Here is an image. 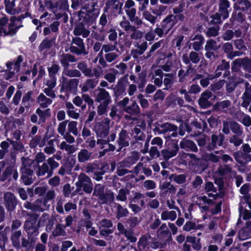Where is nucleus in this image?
<instances>
[{"instance_id":"f257e3e1","label":"nucleus","mask_w":251,"mask_h":251,"mask_svg":"<svg viewBox=\"0 0 251 251\" xmlns=\"http://www.w3.org/2000/svg\"><path fill=\"white\" fill-rule=\"evenodd\" d=\"M196 199V202L202 212L210 210L213 214H217L221 210L222 201L214 204L212 201L205 196L197 197Z\"/></svg>"},{"instance_id":"f03ea898","label":"nucleus","mask_w":251,"mask_h":251,"mask_svg":"<svg viewBox=\"0 0 251 251\" xmlns=\"http://www.w3.org/2000/svg\"><path fill=\"white\" fill-rule=\"evenodd\" d=\"M76 186L77 189L82 188L87 193H91L93 190V184L90 178L84 173H81L79 175Z\"/></svg>"},{"instance_id":"7ed1b4c3","label":"nucleus","mask_w":251,"mask_h":251,"mask_svg":"<svg viewBox=\"0 0 251 251\" xmlns=\"http://www.w3.org/2000/svg\"><path fill=\"white\" fill-rule=\"evenodd\" d=\"M110 120L104 118L102 122L97 123L95 126V131L98 136L105 138L109 130Z\"/></svg>"},{"instance_id":"20e7f679","label":"nucleus","mask_w":251,"mask_h":251,"mask_svg":"<svg viewBox=\"0 0 251 251\" xmlns=\"http://www.w3.org/2000/svg\"><path fill=\"white\" fill-rule=\"evenodd\" d=\"M230 6V3L228 0H219L218 3V12L221 14L223 20L227 19L231 9L229 8Z\"/></svg>"},{"instance_id":"39448f33","label":"nucleus","mask_w":251,"mask_h":251,"mask_svg":"<svg viewBox=\"0 0 251 251\" xmlns=\"http://www.w3.org/2000/svg\"><path fill=\"white\" fill-rule=\"evenodd\" d=\"M25 228L29 236H36L39 234L35 220H27L25 224Z\"/></svg>"},{"instance_id":"423d86ee","label":"nucleus","mask_w":251,"mask_h":251,"mask_svg":"<svg viewBox=\"0 0 251 251\" xmlns=\"http://www.w3.org/2000/svg\"><path fill=\"white\" fill-rule=\"evenodd\" d=\"M176 22V16L169 15L163 20L162 27L164 29L165 34H167L175 25Z\"/></svg>"},{"instance_id":"0eeeda50","label":"nucleus","mask_w":251,"mask_h":251,"mask_svg":"<svg viewBox=\"0 0 251 251\" xmlns=\"http://www.w3.org/2000/svg\"><path fill=\"white\" fill-rule=\"evenodd\" d=\"M243 102L241 106L247 108L251 102V85L246 82L245 84V91L242 96Z\"/></svg>"},{"instance_id":"6e6552de","label":"nucleus","mask_w":251,"mask_h":251,"mask_svg":"<svg viewBox=\"0 0 251 251\" xmlns=\"http://www.w3.org/2000/svg\"><path fill=\"white\" fill-rule=\"evenodd\" d=\"M22 173V179L24 183L26 185H29L32 182V180L30 177L32 174V171L28 168L25 166V162H23V166L21 168Z\"/></svg>"},{"instance_id":"1a4fd4ad","label":"nucleus","mask_w":251,"mask_h":251,"mask_svg":"<svg viewBox=\"0 0 251 251\" xmlns=\"http://www.w3.org/2000/svg\"><path fill=\"white\" fill-rule=\"evenodd\" d=\"M178 150V147L176 144H173L171 149H164L161 151L163 157L166 160L176 156Z\"/></svg>"},{"instance_id":"9d476101","label":"nucleus","mask_w":251,"mask_h":251,"mask_svg":"<svg viewBox=\"0 0 251 251\" xmlns=\"http://www.w3.org/2000/svg\"><path fill=\"white\" fill-rule=\"evenodd\" d=\"M212 93L209 91H205L201 95V98L199 100V104L202 108H206L211 104V102L209 99L211 97Z\"/></svg>"},{"instance_id":"9b49d317","label":"nucleus","mask_w":251,"mask_h":251,"mask_svg":"<svg viewBox=\"0 0 251 251\" xmlns=\"http://www.w3.org/2000/svg\"><path fill=\"white\" fill-rule=\"evenodd\" d=\"M4 198L5 205L8 210H13L16 204V201L14 195L10 192L5 193Z\"/></svg>"},{"instance_id":"f8f14e48","label":"nucleus","mask_w":251,"mask_h":251,"mask_svg":"<svg viewBox=\"0 0 251 251\" xmlns=\"http://www.w3.org/2000/svg\"><path fill=\"white\" fill-rule=\"evenodd\" d=\"M99 91L96 98L97 101L109 104L111 101V98L108 92L103 89H100Z\"/></svg>"},{"instance_id":"ddd939ff","label":"nucleus","mask_w":251,"mask_h":251,"mask_svg":"<svg viewBox=\"0 0 251 251\" xmlns=\"http://www.w3.org/2000/svg\"><path fill=\"white\" fill-rule=\"evenodd\" d=\"M251 7V3L248 0H237L233 5L234 9L241 10L243 11H248Z\"/></svg>"},{"instance_id":"4468645a","label":"nucleus","mask_w":251,"mask_h":251,"mask_svg":"<svg viewBox=\"0 0 251 251\" xmlns=\"http://www.w3.org/2000/svg\"><path fill=\"white\" fill-rule=\"evenodd\" d=\"M224 139L225 137L223 135H220L218 136L212 135L211 144L208 146V149L211 150L217 146H222Z\"/></svg>"},{"instance_id":"2eb2a0df","label":"nucleus","mask_w":251,"mask_h":251,"mask_svg":"<svg viewBox=\"0 0 251 251\" xmlns=\"http://www.w3.org/2000/svg\"><path fill=\"white\" fill-rule=\"evenodd\" d=\"M223 48L224 51L228 54V58L232 59L234 56L240 55V53L238 51H232L233 47L232 44L229 43H225L223 45Z\"/></svg>"},{"instance_id":"dca6fc26","label":"nucleus","mask_w":251,"mask_h":251,"mask_svg":"<svg viewBox=\"0 0 251 251\" xmlns=\"http://www.w3.org/2000/svg\"><path fill=\"white\" fill-rule=\"evenodd\" d=\"M92 155V152L86 149H82L78 153L77 158L79 162L83 163L88 161Z\"/></svg>"},{"instance_id":"f3484780","label":"nucleus","mask_w":251,"mask_h":251,"mask_svg":"<svg viewBox=\"0 0 251 251\" xmlns=\"http://www.w3.org/2000/svg\"><path fill=\"white\" fill-rule=\"evenodd\" d=\"M90 33V31L82 25H77L75 28L74 30V34L75 36L82 35L83 38L88 37Z\"/></svg>"},{"instance_id":"a211bd4d","label":"nucleus","mask_w":251,"mask_h":251,"mask_svg":"<svg viewBox=\"0 0 251 251\" xmlns=\"http://www.w3.org/2000/svg\"><path fill=\"white\" fill-rule=\"evenodd\" d=\"M98 80L97 78L92 79H89L83 84L81 87V90L83 92H87L90 89L94 88L98 84Z\"/></svg>"},{"instance_id":"6ab92c4d","label":"nucleus","mask_w":251,"mask_h":251,"mask_svg":"<svg viewBox=\"0 0 251 251\" xmlns=\"http://www.w3.org/2000/svg\"><path fill=\"white\" fill-rule=\"evenodd\" d=\"M180 146L181 148L189 149L193 151H197V147L195 143L189 140H182L180 143Z\"/></svg>"},{"instance_id":"aec40b11","label":"nucleus","mask_w":251,"mask_h":251,"mask_svg":"<svg viewBox=\"0 0 251 251\" xmlns=\"http://www.w3.org/2000/svg\"><path fill=\"white\" fill-rule=\"evenodd\" d=\"M231 105L230 101L225 100L217 102L214 105V108L216 110L226 112V109L228 108Z\"/></svg>"},{"instance_id":"412c9836","label":"nucleus","mask_w":251,"mask_h":251,"mask_svg":"<svg viewBox=\"0 0 251 251\" xmlns=\"http://www.w3.org/2000/svg\"><path fill=\"white\" fill-rule=\"evenodd\" d=\"M38 103L43 108H46L52 103V100L47 98L43 94H40L37 98Z\"/></svg>"},{"instance_id":"4be33fe9","label":"nucleus","mask_w":251,"mask_h":251,"mask_svg":"<svg viewBox=\"0 0 251 251\" xmlns=\"http://www.w3.org/2000/svg\"><path fill=\"white\" fill-rule=\"evenodd\" d=\"M118 144L121 147V148L128 146V136L126 131L122 130L120 132L118 140Z\"/></svg>"},{"instance_id":"5701e85b","label":"nucleus","mask_w":251,"mask_h":251,"mask_svg":"<svg viewBox=\"0 0 251 251\" xmlns=\"http://www.w3.org/2000/svg\"><path fill=\"white\" fill-rule=\"evenodd\" d=\"M16 0H5V9L7 13L11 14H14L17 12H19L15 8V1Z\"/></svg>"},{"instance_id":"b1692460","label":"nucleus","mask_w":251,"mask_h":251,"mask_svg":"<svg viewBox=\"0 0 251 251\" xmlns=\"http://www.w3.org/2000/svg\"><path fill=\"white\" fill-rule=\"evenodd\" d=\"M114 199V194L111 191H106L100 200L102 203H111Z\"/></svg>"},{"instance_id":"393cba45","label":"nucleus","mask_w":251,"mask_h":251,"mask_svg":"<svg viewBox=\"0 0 251 251\" xmlns=\"http://www.w3.org/2000/svg\"><path fill=\"white\" fill-rule=\"evenodd\" d=\"M177 217L176 213L175 211H164L161 215V218L162 220L174 221Z\"/></svg>"},{"instance_id":"a878e982","label":"nucleus","mask_w":251,"mask_h":251,"mask_svg":"<svg viewBox=\"0 0 251 251\" xmlns=\"http://www.w3.org/2000/svg\"><path fill=\"white\" fill-rule=\"evenodd\" d=\"M36 113L39 117V123H43L45 122L47 117L50 115V110L47 109L45 110H42L40 108H37L36 110Z\"/></svg>"},{"instance_id":"bb28decb","label":"nucleus","mask_w":251,"mask_h":251,"mask_svg":"<svg viewBox=\"0 0 251 251\" xmlns=\"http://www.w3.org/2000/svg\"><path fill=\"white\" fill-rule=\"evenodd\" d=\"M124 110L131 114H136L139 113L140 108L137 103L134 101L131 105L126 107Z\"/></svg>"},{"instance_id":"cd10ccee","label":"nucleus","mask_w":251,"mask_h":251,"mask_svg":"<svg viewBox=\"0 0 251 251\" xmlns=\"http://www.w3.org/2000/svg\"><path fill=\"white\" fill-rule=\"evenodd\" d=\"M205 189L209 197H214L217 195L216 188L214 186L213 183L211 182H208L206 183Z\"/></svg>"},{"instance_id":"c85d7f7f","label":"nucleus","mask_w":251,"mask_h":251,"mask_svg":"<svg viewBox=\"0 0 251 251\" xmlns=\"http://www.w3.org/2000/svg\"><path fill=\"white\" fill-rule=\"evenodd\" d=\"M192 40H197L193 44V48L196 50H198L203 44V37L199 34L195 35Z\"/></svg>"},{"instance_id":"c756f323","label":"nucleus","mask_w":251,"mask_h":251,"mask_svg":"<svg viewBox=\"0 0 251 251\" xmlns=\"http://www.w3.org/2000/svg\"><path fill=\"white\" fill-rule=\"evenodd\" d=\"M21 235V231H17L12 233L11 240L13 245L17 248L20 247V237Z\"/></svg>"},{"instance_id":"7c9ffc66","label":"nucleus","mask_w":251,"mask_h":251,"mask_svg":"<svg viewBox=\"0 0 251 251\" xmlns=\"http://www.w3.org/2000/svg\"><path fill=\"white\" fill-rule=\"evenodd\" d=\"M165 78L164 79V84L165 88L164 89L168 90L172 86L173 83L174 75L173 74H167L165 75Z\"/></svg>"},{"instance_id":"2f4dec72","label":"nucleus","mask_w":251,"mask_h":251,"mask_svg":"<svg viewBox=\"0 0 251 251\" xmlns=\"http://www.w3.org/2000/svg\"><path fill=\"white\" fill-rule=\"evenodd\" d=\"M48 176H50L52 174V171H49V168L47 163H44L42 165L39 167L37 175L38 176H43L46 173H48Z\"/></svg>"},{"instance_id":"473e14b6","label":"nucleus","mask_w":251,"mask_h":251,"mask_svg":"<svg viewBox=\"0 0 251 251\" xmlns=\"http://www.w3.org/2000/svg\"><path fill=\"white\" fill-rule=\"evenodd\" d=\"M65 227L61 224L56 225L55 228L52 231L54 236H64L66 235Z\"/></svg>"},{"instance_id":"72a5a7b5","label":"nucleus","mask_w":251,"mask_h":251,"mask_svg":"<svg viewBox=\"0 0 251 251\" xmlns=\"http://www.w3.org/2000/svg\"><path fill=\"white\" fill-rule=\"evenodd\" d=\"M83 74L86 76H95L96 78H98L100 75V73L98 70L96 69H92L90 68H87Z\"/></svg>"},{"instance_id":"f704fd0d","label":"nucleus","mask_w":251,"mask_h":251,"mask_svg":"<svg viewBox=\"0 0 251 251\" xmlns=\"http://www.w3.org/2000/svg\"><path fill=\"white\" fill-rule=\"evenodd\" d=\"M77 122L76 121H71L68 126V131L73 133L74 135L77 136L78 134V130L77 127Z\"/></svg>"},{"instance_id":"c9c22d12","label":"nucleus","mask_w":251,"mask_h":251,"mask_svg":"<svg viewBox=\"0 0 251 251\" xmlns=\"http://www.w3.org/2000/svg\"><path fill=\"white\" fill-rule=\"evenodd\" d=\"M45 4L48 8L51 9L54 13L56 12L59 6L58 3L54 0H46Z\"/></svg>"},{"instance_id":"e433bc0d","label":"nucleus","mask_w":251,"mask_h":251,"mask_svg":"<svg viewBox=\"0 0 251 251\" xmlns=\"http://www.w3.org/2000/svg\"><path fill=\"white\" fill-rule=\"evenodd\" d=\"M22 61V57L21 56L18 57L14 62H9L6 64L8 68L14 69L16 72L19 70L20 64Z\"/></svg>"},{"instance_id":"4c0bfd02","label":"nucleus","mask_w":251,"mask_h":251,"mask_svg":"<svg viewBox=\"0 0 251 251\" xmlns=\"http://www.w3.org/2000/svg\"><path fill=\"white\" fill-rule=\"evenodd\" d=\"M36 204H31V203L26 201L24 204V207L26 209H31L32 210H38L41 209V202L40 201L37 200L35 202Z\"/></svg>"},{"instance_id":"58836bf2","label":"nucleus","mask_w":251,"mask_h":251,"mask_svg":"<svg viewBox=\"0 0 251 251\" xmlns=\"http://www.w3.org/2000/svg\"><path fill=\"white\" fill-rule=\"evenodd\" d=\"M104 186L101 184H97L95 185L93 195L96 197H98L100 200L101 196L104 195Z\"/></svg>"},{"instance_id":"ea45409f","label":"nucleus","mask_w":251,"mask_h":251,"mask_svg":"<svg viewBox=\"0 0 251 251\" xmlns=\"http://www.w3.org/2000/svg\"><path fill=\"white\" fill-rule=\"evenodd\" d=\"M129 194V190L126 189H121L116 196L118 201H125L127 199V195Z\"/></svg>"},{"instance_id":"a19ab883","label":"nucleus","mask_w":251,"mask_h":251,"mask_svg":"<svg viewBox=\"0 0 251 251\" xmlns=\"http://www.w3.org/2000/svg\"><path fill=\"white\" fill-rule=\"evenodd\" d=\"M150 238V235H145L141 237L138 243L139 248L142 249H145L148 245V240Z\"/></svg>"},{"instance_id":"79ce46f5","label":"nucleus","mask_w":251,"mask_h":251,"mask_svg":"<svg viewBox=\"0 0 251 251\" xmlns=\"http://www.w3.org/2000/svg\"><path fill=\"white\" fill-rule=\"evenodd\" d=\"M46 141V138H44L42 141H41V138L39 136H35L32 139L30 142V146L34 147L36 145H39L40 147H42L44 145Z\"/></svg>"},{"instance_id":"37998d69","label":"nucleus","mask_w":251,"mask_h":251,"mask_svg":"<svg viewBox=\"0 0 251 251\" xmlns=\"http://www.w3.org/2000/svg\"><path fill=\"white\" fill-rule=\"evenodd\" d=\"M59 148L61 150H65L69 153H72L75 151L74 146L67 144L65 141L61 142Z\"/></svg>"},{"instance_id":"c03bdc74","label":"nucleus","mask_w":251,"mask_h":251,"mask_svg":"<svg viewBox=\"0 0 251 251\" xmlns=\"http://www.w3.org/2000/svg\"><path fill=\"white\" fill-rule=\"evenodd\" d=\"M31 100V93L28 92L25 94L22 99V104L25 107H28L30 105Z\"/></svg>"},{"instance_id":"a18cd8bd","label":"nucleus","mask_w":251,"mask_h":251,"mask_svg":"<svg viewBox=\"0 0 251 251\" xmlns=\"http://www.w3.org/2000/svg\"><path fill=\"white\" fill-rule=\"evenodd\" d=\"M243 138L244 136L243 134L241 136H238L236 134V135H234L230 138L229 142L231 143H233L235 146H239L242 143Z\"/></svg>"},{"instance_id":"49530a36","label":"nucleus","mask_w":251,"mask_h":251,"mask_svg":"<svg viewBox=\"0 0 251 251\" xmlns=\"http://www.w3.org/2000/svg\"><path fill=\"white\" fill-rule=\"evenodd\" d=\"M230 126L232 132L237 134L238 136H241L243 134L240 126L237 123L231 122L230 123Z\"/></svg>"},{"instance_id":"de8ad7c7","label":"nucleus","mask_w":251,"mask_h":251,"mask_svg":"<svg viewBox=\"0 0 251 251\" xmlns=\"http://www.w3.org/2000/svg\"><path fill=\"white\" fill-rule=\"evenodd\" d=\"M63 73L69 77H79L81 75L80 72L77 70H68L65 69Z\"/></svg>"},{"instance_id":"09e8293b","label":"nucleus","mask_w":251,"mask_h":251,"mask_svg":"<svg viewBox=\"0 0 251 251\" xmlns=\"http://www.w3.org/2000/svg\"><path fill=\"white\" fill-rule=\"evenodd\" d=\"M97 168V165L96 164L88 163L86 165L83 166L81 168V170L87 173H90L92 172H95V169Z\"/></svg>"},{"instance_id":"8fccbe9b","label":"nucleus","mask_w":251,"mask_h":251,"mask_svg":"<svg viewBox=\"0 0 251 251\" xmlns=\"http://www.w3.org/2000/svg\"><path fill=\"white\" fill-rule=\"evenodd\" d=\"M166 9V6L164 5H159L154 8H152L151 9L152 13L156 15L157 16H159L163 14Z\"/></svg>"},{"instance_id":"3c124183","label":"nucleus","mask_w":251,"mask_h":251,"mask_svg":"<svg viewBox=\"0 0 251 251\" xmlns=\"http://www.w3.org/2000/svg\"><path fill=\"white\" fill-rule=\"evenodd\" d=\"M171 178L178 184H182L186 181V176L184 175H173Z\"/></svg>"},{"instance_id":"603ef678","label":"nucleus","mask_w":251,"mask_h":251,"mask_svg":"<svg viewBox=\"0 0 251 251\" xmlns=\"http://www.w3.org/2000/svg\"><path fill=\"white\" fill-rule=\"evenodd\" d=\"M128 213V210L126 208H123L122 205L119 204L117 205V218L119 219L123 217L126 216Z\"/></svg>"},{"instance_id":"864d4df0","label":"nucleus","mask_w":251,"mask_h":251,"mask_svg":"<svg viewBox=\"0 0 251 251\" xmlns=\"http://www.w3.org/2000/svg\"><path fill=\"white\" fill-rule=\"evenodd\" d=\"M15 171V169L12 166H9L6 168L4 172L2 174V176H0V180L1 181L5 180L8 176L12 172Z\"/></svg>"},{"instance_id":"5fc2aeb1","label":"nucleus","mask_w":251,"mask_h":251,"mask_svg":"<svg viewBox=\"0 0 251 251\" xmlns=\"http://www.w3.org/2000/svg\"><path fill=\"white\" fill-rule=\"evenodd\" d=\"M218 49L216 42L213 40H208L205 46V49L207 51L216 50Z\"/></svg>"},{"instance_id":"6e6d98bb","label":"nucleus","mask_w":251,"mask_h":251,"mask_svg":"<svg viewBox=\"0 0 251 251\" xmlns=\"http://www.w3.org/2000/svg\"><path fill=\"white\" fill-rule=\"evenodd\" d=\"M169 231L166 224H163L157 230V234L158 236H167Z\"/></svg>"},{"instance_id":"4d7b16f0","label":"nucleus","mask_w":251,"mask_h":251,"mask_svg":"<svg viewBox=\"0 0 251 251\" xmlns=\"http://www.w3.org/2000/svg\"><path fill=\"white\" fill-rule=\"evenodd\" d=\"M73 57L68 54L64 55L61 59L62 65L66 69L69 65V61H73Z\"/></svg>"},{"instance_id":"13d9d810","label":"nucleus","mask_w":251,"mask_h":251,"mask_svg":"<svg viewBox=\"0 0 251 251\" xmlns=\"http://www.w3.org/2000/svg\"><path fill=\"white\" fill-rule=\"evenodd\" d=\"M8 20L6 18H2L0 19V34L4 33V35H8V31L4 27L7 23Z\"/></svg>"},{"instance_id":"bf43d9fd","label":"nucleus","mask_w":251,"mask_h":251,"mask_svg":"<svg viewBox=\"0 0 251 251\" xmlns=\"http://www.w3.org/2000/svg\"><path fill=\"white\" fill-rule=\"evenodd\" d=\"M68 122V120L64 121L63 122H61L59 123L58 126V132L59 134H60L61 135H63L65 134H66V126Z\"/></svg>"},{"instance_id":"052dcab7","label":"nucleus","mask_w":251,"mask_h":251,"mask_svg":"<svg viewBox=\"0 0 251 251\" xmlns=\"http://www.w3.org/2000/svg\"><path fill=\"white\" fill-rule=\"evenodd\" d=\"M177 67V65L174 66L172 61H168L162 66V69L165 72H170L172 70H176Z\"/></svg>"},{"instance_id":"680f3d73","label":"nucleus","mask_w":251,"mask_h":251,"mask_svg":"<svg viewBox=\"0 0 251 251\" xmlns=\"http://www.w3.org/2000/svg\"><path fill=\"white\" fill-rule=\"evenodd\" d=\"M196 228V224L192 221L187 222L183 226V230L187 232L190 231L193 229L195 230Z\"/></svg>"},{"instance_id":"e2e57ef3","label":"nucleus","mask_w":251,"mask_h":251,"mask_svg":"<svg viewBox=\"0 0 251 251\" xmlns=\"http://www.w3.org/2000/svg\"><path fill=\"white\" fill-rule=\"evenodd\" d=\"M115 49L116 45H112L110 44H105L102 46V49L100 53H102L103 51L105 52H111L114 50Z\"/></svg>"},{"instance_id":"0e129e2a","label":"nucleus","mask_w":251,"mask_h":251,"mask_svg":"<svg viewBox=\"0 0 251 251\" xmlns=\"http://www.w3.org/2000/svg\"><path fill=\"white\" fill-rule=\"evenodd\" d=\"M242 59L238 58L233 62L231 70L233 72L237 71L240 67H242Z\"/></svg>"},{"instance_id":"69168bd1","label":"nucleus","mask_w":251,"mask_h":251,"mask_svg":"<svg viewBox=\"0 0 251 251\" xmlns=\"http://www.w3.org/2000/svg\"><path fill=\"white\" fill-rule=\"evenodd\" d=\"M242 64L244 70L251 72V60L247 58L242 59Z\"/></svg>"},{"instance_id":"338daca9","label":"nucleus","mask_w":251,"mask_h":251,"mask_svg":"<svg viewBox=\"0 0 251 251\" xmlns=\"http://www.w3.org/2000/svg\"><path fill=\"white\" fill-rule=\"evenodd\" d=\"M59 69V66L54 64L48 68L49 76L50 77H55V75L58 72Z\"/></svg>"},{"instance_id":"774afa93","label":"nucleus","mask_w":251,"mask_h":251,"mask_svg":"<svg viewBox=\"0 0 251 251\" xmlns=\"http://www.w3.org/2000/svg\"><path fill=\"white\" fill-rule=\"evenodd\" d=\"M241 122L246 126H250L251 125V118L247 114H243Z\"/></svg>"}]
</instances>
